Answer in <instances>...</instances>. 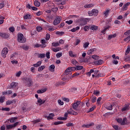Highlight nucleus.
I'll return each mask as SVG.
<instances>
[{"label":"nucleus","instance_id":"f257e3e1","mask_svg":"<svg viewBox=\"0 0 130 130\" xmlns=\"http://www.w3.org/2000/svg\"><path fill=\"white\" fill-rule=\"evenodd\" d=\"M75 71V68H68L66 70L64 73L62 74L61 77V80L62 81H69L71 79L72 77V72H74Z\"/></svg>","mask_w":130,"mask_h":130},{"label":"nucleus","instance_id":"f03ea898","mask_svg":"<svg viewBox=\"0 0 130 130\" xmlns=\"http://www.w3.org/2000/svg\"><path fill=\"white\" fill-rule=\"evenodd\" d=\"M17 41L20 43H25L27 41V40L22 34L19 33L17 34Z\"/></svg>","mask_w":130,"mask_h":130},{"label":"nucleus","instance_id":"7ed1b4c3","mask_svg":"<svg viewBox=\"0 0 130 130\" xmlns=\"http://www.w3.org/2000/svg\"><path fill=\"white\" fill-rule=\"evenodd\" d=\"M98 13H99V11L97 9H92L91 11L88 12V15L90 17L92 16H94V17H96V16L98 15Z\"/></svg>","mask_w":130,"mask_h":130},{"label":"nucleus","instance_id":"20e7f679","mask_svg":"<svg viewBox=\"0 0 130 130\" xmlns=\"http://www.w3.org/2000/svg\"><path fill=\"white\" fill-rule=\"evenodd\" d=\"M68 114L73 115H78V113L76 112H75L74 110H73V109L71 108L68 111V113H65L64 114V116L66 117H68Z\"/></svg>","mask_w":130,"mask_h":130},{"label":"nucleus","instance_id":"39448f33","mask_svg":"<svg viewBox=\"0 0 130 130\" xmlns=\"http://www.w3.org/2000/svg\"><path fill=\"white\" fill-rule=\"evenodd\" d=\"M25 83L27 84V86L30 87L32 84V80L30 78L25 77L24 78Z\"/></svg>","mask_w":130,"mask_h":130},{"label":"nucleus","instance_id":"423d86ee","mask_svg":"<svg viewBox=\"0 0 130 130\" xmlns=\"http://www.w3.org/2000/svg\"><path fill=\"white\" fill-rule=\"evenodd\" d=\"M81 102L80 101H77L76 102H75L71 104L72 107H73V109L74 110L77 111L78 110V108L79 105H80Z\"/></svg>","mask_w":130,"mask_h":130},{"label":"nucleus","instance_id":"0eeeda50","mask_svg":"<svg viewBox=\"0 0 130 130\" xmlns=\"http://www.w3.org/2000/svg\"><path fill=\"white\" fill-rule=\"evenodd\" d=\"M61 20H62L61 16H57L53 21V25H54V26H56V25H58V24L60 23V21H61Z\"/></svg>","mask_w":130,"mask_h":130},{"label":"nucleus","instance_id":"6e6552de","mask_svg":"<svg viewBox=\"0 0 130 130\" xmlns=\"http://www.w3.org/2000/svg\"><path fill=\"white\" fill-rule=\"evenodd\" d=\"M9 52V49L8 48H4L2 52V56L4 58L7 57V54H8Z\"/></svg>","mask_w":130,"mask_h":130},{"label":"nucleus","instance_id":"1a4fd4ad","mask_svg":"<svg viewBox=\"0 0 130 130\" xmlns=\"http://www.w3.org/2000/svg\"><path fill=\"white\" fill-rule=\"evenodd\" d=\"M19 124V122H16L14 124L12 125H7L6 126V128H7V130H10L11 129L15 127L17 125Z\"/></svg>","mask_w":130,"mask_h":130},{"label":"nucleus","instance_id":"9d476101","mask_svg":"<svg viewBox=\"0 0 130 130\" xmlns=\"http://www.w3.org/2000/svg\"><path fill=\"white\" fill-rule=\"evenodd\" d=\"M18 86V83L16 82H12L11 83L10 85L8 86V89H14L16 86Z\"/></svg>","mask_w":130,"mask_h":130},{"label":"nucleus","instance_id":"9b49d317","mask_svg":"<svg viewBox=\"0 0 130 130\" xmlns=\"http://www.w3.org/2000/svg\"><path fill=\"white\" fill-rule=\"evenodd\" d=\"M78 21L80 23V25H81V26H84V25H86V24H87L86 20L83 18H79L78 20Z\"/></svg>","mask_w":130,"mask_h":130},{"label":"nucleus","instance_id":"f8f14e48","mask_svg":"<svg viewBox=\"0 0 130 130\" xmlns=\"http://www.w3.org/2000/svg\"><path fill=\"white\" fill-rule=\"evenodd\" d=\"M54 117V113H50L49 116H44V118H47L48 120H52Z\"/></svg>","mask_w":130,"mask_h":130},{"label":"nucleus","instance_id":"ddd939ff","mask_svg":"<svg viewBox=\"0 0 130 130\" xmlns=\"http://www.w3.org/2000/svg\"><path fill=\"white\" fill-rule=\"evenodd\" d=\"M110 11H111V9H107L103 13V15H104L105 18H107L108 17V15H109Z\"/></svg>","mask_w":130,"mask_h":130},{"label":"nucleus","instance_id":"4468645a","mask_svg":"<svg viewBox=\"0 0 130 130\" xmlns=\"http://www.w3.org/2000/svg\"><path fill=\"white\" fill-rule=\"evenodd\" d=\"M55 2L56 3H60L58 4V6H60V5H62V6L66 5V0H55Z\"/></svg>","mask_w":130,"mask_h":130},{"label":"nucleus","instance_id":"2eb2a0df","mask_svg":"<svg viewBox=\"0 0 130 130\" xmlns=\"http://www.w3.org/2000/svg\"><path fill=\"white\" fill-rule=\"evenodd\" d=\"M114 106V104H108V105H107V106L106 107V109L108 110H113V107Z\"/></svg>","mask_w":130,"mask_h":130},{"label":"nucleus","instance_id":"dca6fc26","mask_svg":"<svg viewBox=\"0 0 130 130\" xmlns=\"http://www.w3.org/2000/svg\"><path fill=\"white\" fill-rule=\"evenodd\" d=\"M0 36L2 38H9L10 37V36L8 34L6 33H3V32H0Z\"/></svg>","mask_w":130,"mask_h":130},{"label":"nucleus","instance_id":"f3484780","mask_svg":"<svg viewBox=\"0 0 130 130\" xmlns=\"http://www.w3.org/2000/svg\"><path fill=\"white\" fill-rule=\"evenodd\" d=\"M94 64H98V66L103 64L104 61L103 60H99L94 62Z\"/></svg>","mask_w":130,"mask_h":130},{"label":"nucleus","instance_id":"a211bd4d","mask_svg":"<svg viewBox=\"0 0 130 130\" xmlns=\"http://www.w3.org/2000/svg\"><path fill=\"white\" fill-rule=\"evenodd\" d=\"M35 47H36V48H38L39 47H42V48H44V47H46V45H41L39 44H36L35 45Z\"/></svg>","mask_w":130,"mask_h":130},{"label":"nucleus","instance_id":"6ab92c4d","mask_svg":"<svg viewBox=\"0 0 130 130\" xmlns=\"http://www.w3.org/2000/svg\"><path fill=\"white\" fill-rule=\"evenodd\" d=\"M116 34H114V35H109L108 37V40H111L112 38H115L116 37Z\"/></svg>","mask_w":130,"mask_h":130},{"label":"nucleus","instance_id":"aec40b11","mask_svg":"<svg viewBox=\"0 0 130 130\" xmlns=\"http://www.w3.org/2000/svg\"><path fill=\"white\" fill-rule=\"evenodd\" d=\"M75 68V70H82L83 69V67L82 66H77L76 68L75 67H72V68Z\"/></svg>","mask_w":130,"mask_h":130},{"label":"nucleus","instance_id":"412c9836","mask_svg":"<svg viewBox=\"0 0 130 130\" xmlns=\"http://www.w3.org/2000/svg\"><path fill=\"white\" fill-rule=\"evenodd\" d=\"M128 109H129V106L128 105H125L124 107L122 108L121 109V111L124 112L128 110Z\"/></svg>","mask_w":130,"mask_h":130},{"label":"nucleus","instance_id":"4be33fe9","mask_svg":"<svg viewBox=\"0 0 130 130\" xmlns=\"http://www.w3.org/2000/svg\"><path fill=\"white\" fill-rule=\"evenodd\" d=\"M94 51H96V48H92V49H90V50H88L87 52V54L88 55L92 54Z\"/></svg>","mask_w":130,"mask_h":130},{"label":"nucleus","instance_id":"5701e85b","mask_svg":"<svg viewBox=\"0 0 130 130\" xmlns=\"http://www.w3.org/2000/svg\"><path fill=\"white\" fill-rule=\"evenodd\" d=\"M94 4H86L84 6V8L86 9H89V8H93Z\"/></svg>","mask_w":130,"mask_h":130},{"label":"nucleus","instance_id":"b1692460","mask_svg":"<svg viewBox=\"0 0 130 130\" xmlns=\"http://www.w3.org/2000/svg\"><path fill=\"white\" fill-rule=\"evenodd\" d=\"M12 93V90H8V91H6L5 92H2V94L5 95H6L7 94L10 95Z\"/></svg>","mask_w":130,"mask_h":130},{"label":"nucleus","instance_id":"393cba45","mask_svg":"<svg viewBox=\"0 0 130 130\" xmlns=\"http://www.w3.org/2000/svg\"><path fill=\"white\" fill-rule=\"evenodd\" d=\"M52 50L54 52H57V51H59L61 50V48L57 47V48H52Z\"/></svg>","mask_w":130,"mask_h":130},{"label":"nucleus","instance_id":"a878e982","mask_svg":"<svg viewBox=\"0 0 130 130\" xmlns=\"http://www.w3.org/2000/svg\"><path fill=\"white\" fill-rule=\"evenodd\" d=\"M16 119H17V117H14L11 118L9 121L10 123H12L15 122L16 121Z\"/></svg>","mask_w":130,"mask_h":130},{"label":"nucleus","instance_id":"bb28decb","mask_svg":"<svg viewBox=\"0 0 130 130\" xmlns=\"http://www.w3.org/2000/svg\"><path fill=\"white\" fill-rule=\"evenodd\" d=\"M34 5L35 7H40V2H38V0H36L34 2Z\"/></svg>","mask_w":130,"mask_h":130},{"label":"nucleus","instance_id":"cd10ccee","mask_svg":"<svg viewBox=\"0 0 130 130\" xmlns=\"http://www.w3.org/2000/svg\"><path fill=\"white\" fill-rule=\"evenodd\" d=\"M45 91H46V90L45 89H41L37 91V93H38V94H42V93H45Z\"/></svg>","mask_w":130,"mask_h":130},{"label":"nucleus","instance_id":"c85d7f7f","mask_svg":"<svg viewBox=\"0 0 130 130\" xmlns=\"http://www.w3.org/2000/svg\"><path fill=\"white\" fill-rule=\"evenodd\" d=\"M69 55L71 57H77V54H73V51H69Z\"/></svg>","mask_w":130,"mask_h":130},{"label":"nucleus","instance_id":"c756f323","mask_svg":"<svg viewBox=\"0 0 130 130\" xmlns=\"http://www.w3.org/2000/svg\"><path fill=\"white\" fill-rule=\"evenodd\" d=\"M58 120H61V121H66L67 119V117H59L57 118Z\"/></svg>","mask_w":130,"mask_h":130},{"label":"nucleus","instance_id":"7c9ffc66","mask_svg":"<svg viewBox=\"0 0 130 130\" xmlns=\"http://www.w3.org/2000/svg\"><path fill=\"white\" fill-rule=\"evenodd\" d=\"M90 30H97L98 29V26H96V25H92L90 27Z\"/></svg>","mask_w":130,"mask_h":130},{"label":"nucleus","instance_id":"2f4dec72","mask_svg":"<svg viewBox=\"0 0 130 130\" xmlns=\"http://www.w3.org/2000/svg\"><path fill=\"white\" fill-rule=\"evenodd\" d=\"M126 120H127L126 118H123L122 121V122H121V125H125L126 124Z\"/></svg>","mask_w":130,"mask_h":130},{"label":"nucleus","instance_id":"473e14b6","mask_svg":"<svg viewBox=\"0 0 130 130\" xmlns=\"http://www.w3.org/2000/svg\"><path fill=\"white\" fill-rule=\"evenodd\" d=\"M52 46H54V47H56L57 46H59V43L58 42H53L52 43Z\"/></svg>","mask_w":130,"mask_h":130},{"label":"nucleus","instance_id":"72a5a7b5","mask_svg":"<svg viewBox=\"0 0 130 130\" xmlns=\"http://www.w3.org/2000/svg\"><path fill=\"white\" fill-rule=\"evenodd\" d=\"M92 58H93V59H95V60H98V59H99V56L93 55L92 56Z\"/></svg>","mask_w":130,"mask_h":130},{"label":"nucleus","instance_id":"f704fd0d","mask_svg":"<svg viewBox=\"0 0 130 130\" xmlns=\"http://www.w3.org/2000/svg\"><path fill=\"white\" fill-rule=\"evenodd\" d=\"M55 125H58V124H63V122L61 121L54 122L53 123Z\"/></svg>","mask_w":130,"mask_h":130},{"label":"nucleus","instance_id":"c9c22d12","mask_svg":"<svg viewBox=\"0 0 130 130\" xmlns=\"http://www.w3.org/2000/svg\"><path fill=\"white\" fill-rule=\"evenodd\" d=\"M80 29V27L79 26H77L75 28H72L71 31V32H76V31H77V30H79Z\"/></svg>","mask_w":130,"mask_h":130},{"label":"nucleus","instance_id":"e433bc0d","mask_svg":"<svg viewBox=\"0 0 130 130\" xmlns=\"http://www.w3.org/2000/svg\"><path fill=\"white\" fill-rule=\"evenodd\" d=\"M24 20H28V19H31V16L29 14H27L23 17Z\"/></svg>","mask_w":130,"mask_h":130},{"label":"nucleus","instance_id":"4c0bfd02","mask_svg":"<svg viewBox=\"0 0 130 130\" xmlns=\"http://www.w3.org/2000/svg\"><path fill=\"white\" fill-rule=\"evenodd\" d=\"M110 28V26H108L105 28L103 30L101 31V33H102L103 34H105V31L107 30H108V29H109Z\"/></svg>","mask_w":130,"mask_h":130},{"label":"nucleus","instance_id":"58836bf2","mask_svg":"<svg viewBox=\"0 0 130 130\" xmlns=\"http://www.w3.org/2000/svg\"><path fill=\"white\" fill-rule=\"evenodd\" d=\"M56 34L57 35H59L60 36H61L64 34V32L63 31H56Z\"/></svg>","mask_w":130,"mask_h":130},{"label":"nucleus","instance_id":"ea45409f","mask_svg":"<svg viewBox=\"0 0 130 130\" xmlns=\"http://www.w3.org/2000/svg\"><path fill=\"white\" fill-rule=\"evenodd\" d=\"M22 48L24 49V50H28L29 49V46L27 45H23L22 47Z\"/></svg>","mask_w":130,"mask_h":130},{"label":"nucleus","instance_id":"a19ab883","mask_svg":"<svg viewBox=\"0 0 130 130\" xmlns=\"http://www.w3.org/2000/svg\"><path fill=\"white\" fill-rule=\"evenodd\" d=\"M9 31H10V32H12V33H14V32H15V27H14V26L10 27Z\"/></svg>","mask_w":130,"mask_h":130},{"label":"nucleus","instance_id":"79ce46f5","mask_svg":"<svg viewBox=\"0 0 130 130\" xmlns=\"http://www.w3.org/2000/svg\"><path fill=\"white\" fill-rule=\"evenodd\" d=\"M94 72H95V73H97L99 72V71L98 70H95V69H91L90 70L89 72H88V73H94Z\"/></svg>","mask_w":130,"mask_h":130},{"label":"nucleus","instance_id":"37998d69","mask_svg":"<svg viewBox=\"0 0 130 130\" xmlns=\"http://www.w3.org/2000/svg\"><path fill=\"white\" fill-rule=\"evenodd\" d=\"M50 71L51 72H54V69H55V66H50Z\"/></svg>","mask_w":130,"mask_h":130},{"label":"nucleus","instance_id":"c03bdc74","mask_svg":"<svg viewBox=\"0 0 130 130\" xmlns=\"http://www.w3.org/2000/svg\"><path fill=\"white\" fill-rule=\"evenodd\" d=\"M96 99H97L96 97H95V96L93 97L91 99V102H92V103H95V102L96 101Z\"/></svg>","mask_w":130,"mask_h":130},{"label":"nucleus","instance_id":"a18cd8bd","mask_svg":"<svg viewBox=\"0 0 130 130\" xmlns=\"http://www.w3.org/2000/svg\"><path fill=\"white\" fill-rule=\"evenodd\" d=\"M36 29L38 32H41V31H42V27L41 26H37Z\"/></svg>","mask_w":130,"mask_h":130},{"label":"nucleus","instance_id":"49530a36","mask_svg":"<svg viewBox=\"0 0 130 130\" xmlns=\"http://www.w3.org/2000/svg\"><path fill=\"white\" fill-rule=\"evenodd\" d=\"M44 69H45V66H42L40 68H38V71L42 72V71Z\"/></svg>","mask_w":130,"mask_h":130},{"label":"nucleus","instance_id":"de8ad7c7","mask_svg":"<svg viewBox=\"0 0 130 130\" xmlns=\"http://www.w3.org/2000/svg\"><path fill=\"white\" fill-rule=\"evenodd\" d=\"M66 126L67 127L74 126V124L73 123L70 122V123H66Z\"/></svg>","mask_w":130,"mask_h":130},{"label":"nucleus","instance_id":"09e8293b","mask_svg":"<svg viewBox=\"0 0 130 130\" xmlns=\"http://www.w3.org/2000/svg\"><path fill=\"white\" fill-rule=\"evenodd\" d=\"M56 57H57V58H59V57H61V56H62V53H58L56 54Z\"/></svg>","mask_w":130,"mask_h":130},{"label":"nucleus","instance_id":"8fccbe9b","mask_svg":"<svg viewBox=\"0 0 130 130\" xmlns=\"http://www.w3.org/2000/svg\"><path fill=\"white\" fill-rule=\"evenodd\" d=\"M37 16H39L43 15V12L42 11H39L36 13Z\"/></svg>","mask_w":130,"mask_h":130},{"label":"nucleus","instance_id":"3c124183","mask_svg":"<svg viewBox=\"0 0 130 130\" xmlns=\"http://www.w3.org/2000/svg\"><path fill=\"white\" fill-rule=\"evenodd\" d=\"M45 56H46V55H45V54L43 53V54H40V55L39 56V57H40V58H44Z\"/></svg>","mask_w":130,"mask_h":130},{"label":"nucleus","instance_id":"603ef678","mask_svg":"<svg viewBox=\"0 0 130 130\" xmlns=\"http://www.w3.org/2000/svg\"><path fill=\"white\" fill-rule=\"evenodd\" d=\"M89 44H90L88 42H86L85 44H84V45H83L84 48H87V47H88V46H89Z\"/></svg>","mask_w":130,"mask_h":130},{"label":"nucleus","instance_id":"864d4df0","mask_svg":"<svg viewBox=\"0 0 130 130\" xmlns=\"http://www.w3.org/2000/svg\"><path fill=\"white\" fill-rule=\"evenodd\" d=\"M129 51H130V47H128L127 48V49L126 50V52H125V55H127L128 54V53H129Z\"/></svg>","mask_w":130,"mask_h":130},{"label":"nucleus","instance_id":"5fc2aeb1","mask_svg":"<svg viewBox=\"0 0 130 130\" xmlns=\"http://www.w3.org/2000/svg\"><path fill=\"white\" fill-rule=\"evenodd\" d=\"M2 110L5 111H10V108H2Z\"/></svg>","mask_w":130,"mask_h":130},{"label":"nucleus","instance_id":"6e6d98bb","mask_svg":"<svg viewBox=\"0 0 130 130\" xmlns=\"http://www.w3.org/2000/svg\"><path fill=\"white\" fill-rule=\"evenodd\" d=\"M73 20H70L69 21H66V23L67 24H68V25H71V24H73Z\"/></svg>","mask_w":130,"mask_h":130},{"label":"nucleus","instance_id":"4d7b16f0","mask_svg":"<svg viewBox=\"0 0 130 130\" xmlns=\"http://www.w3.org/2000/svg\"><path fill=\"white\" fill-rule=\"evenodd\" d=\"M50 39V35L49 34H47L46 36V40H49Z\"/></svg>","mask_w":130,"mask_h":130},{"label":"nucleus","instance_id":"13d9d810","mask_svg":"<svg viewBox=\"0 0 130 130\" xmlns=\"http://www.w3.org/2000/svg\"><path fill=\"white\" fill-rule=\"evenodd\" d=\"M130 34V29L127 30L126 32L124 33V35H125L126 36H128V35H129Z\"/></svg>","mask_w":130,"mask_h":130},{"label":"nucleus","instance_id":"bf43d9fd","mask_svg":"<svg viewBox=\"0 0 130 130\" xmlns=\"http://www.w3.org/2000/svg\"><path fill=\"white\" fill-rule=\"evenodd\" d=\"M22 72L21 71L18 72L16 74V77H19L21 76Z\"/></svg>","mask_w":130,"mask_h":130},{"label":"nucleus","instance_id":"052dcab7","mask_svg":"<svg viewBox=\"0 0 130 130\" xmlns=\"http://www.w3.org/2000/svg\"><path fill=\"white\" fill-rule=\"evenodd\" d=\"M14 102V101H7V105H10L12 104V103H13Z\"/></svg>","mask_w":130,"mask_h":130},{"label":"nucleus","instance_id":"680f3d73","mask_svg":"<svg viewBox=\"0 0 130 130\" xmlns=\"http://www.w3.org/2000/svg\"><path fill=\"white\" fill-rule=\"evenodd\" d=\"M99 94H100V92H99L97 90L94 91V95L98 96L99 95Z\"/></svg>","mask_w":130,"mask_h":130},{"label":"nucleus","instance_id":"e2e57ef3","mask_svg":"<svg viewBox=\"0 0 130 130\" xmlns=\"http://www.w3.org/2000/svg\"><path fill=\"white\" fill-rule=\"evenodd\" d=\"M80 43H81V40L80 39H77L75 45H78Z\"/></svg>","mask_w":130,"mask_h":130},{"label":"nucleus","instance_id":"0e129e2a","mask_svg":"<svg viewBox=\"0 0 130 130\" xmlns=\"http://www.w3.org/2000/svg\"><path fill=\"white\" fill-rule=\"evenodd\" d=\"M5 102V97H0V103H3Z\"/></svg>","mask_w":130,"mask_h":130},{"label":"nucleus","instance_id":"69168bd1","mask_svg":"<svg viewBox=\"0 0 130 130\" xmlns=\"http://www.w3.org/2000/svg\"><path fill=\"white\" fill-rule=\"evenodd\" d=\"M130 40V36H129L128 37H127V38H125L123 39V41H125V42H126V41H129Z\"/></svg>","mask_w":130,"mask_h":130},{"label":"nucleus","instance_id":"338daca9","mask_svg":"<svg viewBox=\"0 0 130 130\" xmlns=\"http://www.w3.org/2000/svg\"><path fill=\"white\" fill-rule=\"evenodd\" d=\"M120 21L119 20H116L114 21V23L116 24L117 25H120Z\"/></svg>","mask_w":130,"mask_h":130},{"label":"nucleus","instance_id":"774afa93","mask_svg":"<svg viewBox=\"0 0 130 130\" xmlns=\"http://www.w3.org/2000/svg\"><path fill=\"white\" fill-rule=\"evenodd\" d=\"M96 129H97V130H101V124L97 125Z\"/></svg>","mask_w":130,"mask_h":130}]
</instances>
